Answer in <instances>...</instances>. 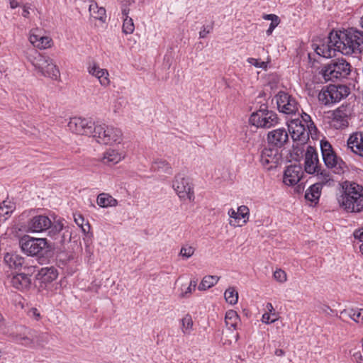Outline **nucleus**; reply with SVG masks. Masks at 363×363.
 Masks as SVG:
<instances>
[{
  "label": "nucleus",
  "mask_w": 363,
  "mask_h": 363,
  "mask_svg": "<svg viewBox=\"0 0 363 363\" xmlns=\"http://www.w3.org/2000/svg\"><path fill=\"white\" fill-rule=\"evenodd\" d=\"M342 192L337 201L340 206L350 213L363 211V186L346 181L342 184Z\"/></svg>",
  "instance_id": "nucleus-1"
},
{
  "label": "nucleus",
  "mask_w": 363,
  "mask_h": 363,
  "mask_svg": "<svg viewBox=\"0 0 363 363\" xmlns=\"http://www.w3.org/2000/svg\"><path fill=\"white\" fill-rule=\"evenodd\" d=\"M332 38H337L338 51L345 55H359L363 51V31L350 28L337 34L332 35Z\"/></svg>",
  "instance_id": "nucleus-2"
},
{
  "label": "nucleus",
  "mask_w": 363,
  "mask_h": 363,
  "mask_svg": "<svg viewBox=\"0 0 363 363\" xmlns=\"http://www.w3.org/2000/svg\"><path fill=\"white\" fill-rule=\"evenodd\" d=\"M26 58L42 76L58 80L60 72L52 59L32 48L26 52Z\"/></svg>",
  "instance_id": "nucleus-3"
},
{
  "label": "nucleus",
  "mask_w": 363,
  "mask_h": 363,
  "mask_svg": "<svg viewBox=\"0 0 363 363\" xmlns=\"http://www.w3.org/2000/svg\"><path fill=\"white\" fill-rule=\"evenodd\" d=\"M352 71L351 65L344 58L332 60L325 65L320 74L325 82L337 79H346Z\"/></svg>",
  "instance_id": "nucleus-4"
},
{
  "label": "nucleus",
  "mask_w": 363,
  "mask_h": 363,
  "mask_svg": "<svg viewBox=\"0 0 363 363\" xmlns=\"http://www.w3.org/2000/svg\"><path fill=\"white\" fill-rule=\"evenodd\" d=\"M92 137L104 145L119 144L123 140V133L118 128L105 123L95 124Z\"/></svg>",
  "instance_id": "nucleus-5"
},
{
  "label": "nucleus",
  "mask_w": 363,
  "mask_h": 363,
  "mask_svg": "<svg viewBox=\"0 0 363 363\" xmlns=\"http://www.w3.org/2000/svg\"><path fill=\"white\" fill-rule=\"evenodd\" d=\"M249 123L257 128H270L279 123V118L275 112L268 109L267 105L262 104L252 113Z\"/></svg>",
  "instance_id": "nucleus-6"
},
{
  "label": "nucleus",
  "mask_w": 363,
  "mask_h": 363,
  "mask_svg": "<svg viewBox=\"0 0 363 363\" xmlns=\"http://www.w3.org/2000/svg\"><path fill=\"white\" fill-rule=\"evenodd\" d=\"M19 243L22 251L32 257H43L51 248L46 238H35L28 235L21 238Z\"/></svg>",
  "instance_id": "nucleus-7"
},
{
  "label": "nucleus",
  "mask_w": 363,
  "mask_h": 363,
  "mask_svg": "<svg viewBox=\"0 0 363 363\" xmlns=\"http://www.w3.org/2000/svg\"><path fill=\"white\" fill-rule=\"evenodd\" d=\"M320 150L323 162L328 168L333 169L335 174L345 172L347 169L346 163L337 156L329 142L321 141Z\"/></svg>",
  "instance_id": "nucleus-8"
},
{
  "label": "nucleus",
  "mask_w": 363,
  "mask_h": 363,
  "mask_svg": "<svg viewBox=\"0 0 363 363\" xmlns=\"http://www.w3.org/2000/svg\"><path fill=\"white\" fill-rule=\"evenodd\" d=\"M172 187L180 199L194 201V191L189 178L184 177L181 174H177L173 181Z\"/></svg>",
  "instance_id": "nucleus-9"
},
{
  "label": "nucleus",
  "mask_w": 363,
  "mask_h": 363,
  "mask_svg": "<svg viewBox=\"0 0 363 363\" xmlns=\"http://www.w3.org/2000/svg\"><path fill=\"white\" fill-rule=\"evenodd\" d=\"M278 109L285 114H294L298 110V103L294 97L284 91L276 95Z\"/></svg>",
  "instance_id": "nucleus-10"
},
{
  "label": "nucleus",
  "mask_w": 363,
  "mask_h": 363,
  "mask_svg": "<svg viewBox=\"0 0 363 363\" xmlns=\"http://www.w3.org/2000/svg\"><path fill=\"white\" fill-rule=\"evenodd\" d=\"M352 115L350 105H342L333 113L331 125L335 129H343L348 126L349 120Z\"/></svg>",
  "instance_id": "nucleus-11"
},
{
  "label": "nucleus",
  "mask_w": 363,
  "mask_h": 363,
  "mask_svg": "<svg viewBox=\"0 0 363 363\" xmlns=\"http://www.w3.org/2000/svg\"><path fill=\"white\" fill-rule=\"evenodd\" d=\"M95 124L86 118H71L68 123L70 131L78 135H92Z\"/></svg>",
  "instance_id": "nucleus-12"
},
{
  "label": "nucleus",
  "mask_w": 363,
  "mask_h": 363,
  "mask_svg": "<svg viewBox=\"0 0 363 363\" xmlns=\"http://www.w3.org/2000/svg\"><path fill=\"white\" fill-rule=\"evenodd\" d=\"M288 129L292 139L294 141H300L301 143H306L309 134L312 133V130L305 126L298 118L291 120L288 124Z\"/></svg>",
  "instance_id": "nucleus-13"
},
{
  "label": "nucleus",
  "mask_w": 363,
  "mask_h": 363,
  "mask_svg": "<svg viewBox=\"0 0 363 363\" xmlns=\"http://www.w3.org/2000/svg\"><path fill=\"white\" fill-rule=\"evenodd\" d=\"M335 34H337V32H331L325 41L317 45L315 51L318 55L325 58H330L335 55V51L338 50L339 45V43H337L339 39L332 38V35Z\"/></svg>",
  "instance_id": "nucleus-14"
},
{
  "label": "nucleus",
  "mask_w": 363,
  "mask_h": 363,
  "mask_svg": "<svg viewBox=\"0 0 363 363\" xmlns=\"http://www.w3.org/2000/svg\"><path fill=\"white\" fill-rule=\"evenodd\" d=\"M280 157L279 148L264 147L261 153L260 162L267 169H271L277 167Z\"/></svg>",
  "instance_id": "nucleus-15"
},
{
  "label": "nucleus",
  "mask_w": 363,
  "mask_h": 363,
  "mask_svg": "<svg viewBox=\"0 0 363 363\" xmlns=\"http://www.w3.org/2000/svg\"><path fill=\"white\" fill-rule=\"evenodd\" d=\"M304 169L310 174H315L320 170L318 152L312 146L307 147L305 154Z\"/></svg>",
  "instance_id": "nucleus-16"
},
{
  "label": "nucleus",
  "mask_w": 363,
  "mask_h": 363,
  "mask_svg": "<svg viewBox=\"0 0 363 363\" xmlns=\"http://www.w3.org/2000/svg\"><path fill=\"white\" fill-rule=\"evenodd\" d=\"M288 141V132L284 128L274 129L267 134L268 143L274 147L281 148Z\"/></svg>",
  "instance_id": "nucleus-17"
},
{
  "label": "nucleus",
  "mask_w": 363,
  "mask_h": 363,
  "mask_svg": "<svg viewBox=\"0 0 363 363\" xmlns=\"http://www.w3.org/2000/svg\"><path fill=\"white\" fill-rule=\"evenodd\" d=\"M51 220L44 215L33 216L28 221V230L32 233H42L50 227Z\"/></svg>",
  "instance_id": "nucleus-18"
},
{
  "label": "nucleus",
  "mask_w": 363,
  "mask_h": 363,
  "mask_svg": "<svg viewBox=\"0 0 363 363\" xmlns=\"http://www.w3.org/2000/svg\"><path fill=\"white\" fill-rule=\"evenodd\" d=\"M87 71L89 74L95 77L99 80L102 86L107 87L109 86L111 81L108 70L101 68L97 62L94 61L89 62Z\"/></svg>",
  "instance_id": "nucleus-19"
},
{
  "label": "nucleus",
  "mask_w": 363,
  "mask_h": 363,
  "mask_svg": "<svg viewBox=\"0 0 363 363\" xmlns=\"http://www.w3.org/2000/svg\"><path fill=\"white\" fill-rule=\"evenodd\" d=\"M303 174L302 167L300 165H290L284 171L283 182L286 185L294 186L301 180Z\"/></svg>",
  "instance_id": "nucleus-20"
},
{
  "label": "nucleus",
  "mask_w": 363,
  "mask_h": 363,
  "mask_svg": "<svg viewBox=\"0 0 363 363\" xmlns=\"http://www.w3.org/2000/svg\"><path fill=\"white\" fill-rule=\"evenodd\" d=\"M38 29L30 30L29 41L35 48L46 49L50 48L52 43V39L48 36L42 35Z\"/></svg>",
  "instance_id": "nucleus-21"
},
{
  "label": "nucleus",
  "mask_w": 363,
  "mask_h": 363,
  "mask_svg": "<svg viewBox=\"0 0 363 363\" xmlns=\"http://www.w3.org/2000/svg\"><path fill=\"white\" fill-rule=\"evenodd\" d=\"M10 284L20 291L28 289L31 285V279L27 277L25 272L18 273L9 279Z\"/></svg>",
  "instance_id": "nucleus-22"
},
{
  "label": "nucleus",
  "mask_w": 363,
  "mask_h": 363,
  "mask_svg": "<svg viewBox=\"0 0 363 363\" xmlns=\"http://www.w3.org/2000/svg\"><path fill=\"white\" fill-rule=\"evenodd\" d=\"M328 88L330 94V100L333 104L340 101L350 94V89L345 85L330 84Z\"/></svg>",
  "instance_id": "nucleus-23"
},
{
  "label": "nucleus",
  "mask_w": 363,
  "mask_h": 363,
  "mask_svg": "<svg viewBox=\"0 0 363 363\" xmlns=\"http://www.w3.org/2000/svg\"><path fill=\"white\" fill-rule=\"evenodd\" d=\"M347 147L354 153L363 157V133L351 135L347 140Z\"/></svg>",
  "instance_id": "nucleus-24"
},
{
  "label": "nucleus",
  "mask_w": 363,
  "mask_h": 363,
  "mask_svg": "<svg viewBox=\"0 0 363 363\" xmlns=\"http://www.w3.org/2000/svg\"><path fill=\"white\" fill-rule=\"evenodd\" d=\"M125 157V153L115 149H108L104 153L101 162L107 165L118 163Z\"/></svg>",
  "instance_id": "nucleus-25"
},
{
  "label": "nucleus",
  "mask_w": 363,
  "mask_h": 363,
  "mask_svg": "<svg viewBox=\"0 0 363 363\" xmlns=\"http://www.w3.org/2000/svg\"><path fill=\"white\" fill-rule=\"evenodd\" d=\"M339 318L342 320L350 318L356 323L363 325V309L347 308L340 311Z\"/></svg>",
  "instance_id": "nucleus-26"
},
{
  "label": "nucleus",
  "mask_w": 363,
  "mask_h": 363,
  "mask_svg": "<svg viewBox=\"0 0 363 363\" xmlns=\"http://www.w3.org/2000/svg\"><path fill=\"white\" fill-rule=\"evenodd\" d=\"M57 270L54 267H43L36 275V279L43 283H50L57 279Z\"/></svg>",
  "instance_id": "nucleus-27"
},
{
  "label": "nucleus",
  "mask_w": 363,
  "mask_h": 363,
  "mask_svg": "<svg viewBox=\"0 0 363 363\" xmlns=\"http://www.w3.org/2000/svg\"><path fill=\"white\" fill-rule=\"evenodd\" d=\"M4 261L11 269L16 270H21L26 262L25 259L21 256L9 253L5 255Z\"/></svg>",
  "instance_id": "nucleus-28"
},
{
  "label": "nucleus",
  "mask_w": 363,
  "mask_h": 363,
  "mask_svg": "<svg viewBox=\"0 0 363 363\" xmlns=\"http://www.w3.org/2000/svg\"><path fill=\"white\" fill-rule=\"evenodd\" d=\"M89 11L90 16L100 21L101 23H105L106 21V12L104 7H99L97 3L91 1L89 6Z\"/></svg>",
  "instance_id": "nucleus-29"
},
{
  "label": "nucleus",
  "mask_w": 363,
  "mask_h": 363,
  "mask_svg": "<svg viewBox=\"0 0 363 363\" xmlns=\"http://www.w3.org/2000/svg\"><path fill=\"white\" fill-rule=\"evenodd\" d=\"M321 190V184H313L306 190L305 199L311 202L317 203L320 196Z\"/></svg>",
  "instance_id": "nucleus-30"
},
{
  "label": "nucleus",
  "mask_w": 363,
  "mask_h": 363,
  "mask_svg": "<svg viewBox=\"0 0 363 363\" xmlns=\"http://www.w3.org/2000/svg\"><path fill=\"white\" fill-rule=\"evenodd\" d=\"M97 204L102 208L116 206L118 201L108 194L101 193L97 196Z\"/></svg>",
  "instance_id": "nucleus-31"
},
{
  "label": "nucleus",
  "mask_w": 363,
  "mask_h": 363,
  "mask_svg": "<svg viewBox=\"0 0 363 363\" xmlns=\"http://www.w3.org/2000/svg\"><path fill=\"white\" fill-rule=\"evenodd\" d=\"M15 209L13 203L4 201L0 206V220L5 221Z\"/></svg>",
  "instance_id": "nucleus-32"
},
{
  "label": "nucleus",
  "mask_w": 363,
  "mask_h": 363,
  "mask_svg": "<svg viewBox=\"0 0 363 363\" xmlns=\"http://www.w3.org/2000/svg\"><path fill=\"white\" fill-rule=\"evenodd\" d=\"M153 171L161 172L167 174H172V167L170 164L164 160L157 159L152 164Z\"/></svg>",
  "instance_id": "nucleus-33"
},
{
  "label": "nucleus",
  "mask_w": 363,
  "mask_h": 363,
  "mask_svg": "<svg viewBox=\"0 0 363 363\" xmlns=\"http://www.w3.org/2000/svg\"><path fill=\"white\" fill-rule=\"evenodd\" d=\"M194 322L191 315L186 314L181 320V330L184 335H189L193 331Z\"/></svg>",
  "instance_id": "nucleus-34"
},
{
  "label": "nucleus",
  "mask_w": 363,
  "mask_h": 363,
  "mask_svg": "<svg viewBox=\"0 0 363 363\" xmlns=\"http://www.w3.org/2000/svg\"><path fill=\"white\" fill-rule=\"evenodd\" d=\"M239 320L240 318L236 311L233 310H229L226 312L225 316V322L226 325L230 328H232L233 329H236Z\"/></svg>",
  "instance_id": "nucleus-35"
},
{
  "label": "nucleus",
  "mask_w": 363,
  "mask_h": 363,
  "mask_svg": "<svg viewBox=\"0 0 363 363\" xmlns=\"http://www.w3.org/2000/svg\"><path fill=\"white\" fill-rule=\"evenodd\" d=\"M318 177V182L316 183L321 184V189L323 185L331 186L334 183V180L332 178L331 174L328 171L320 170L315 172Z\"/></svg>",
  "instance_id": "nucleus-36"
},
{
  "label": "nucleus",
  "mask_w": 363,
  "mask_h": 363,
  "mask_svg": "<svg viewBox=\"0 0 363 363\" xmlns=\"http://www.w3.org/2000/svg\"><path fill=\"white\" fill-rule=\"evenodd\" d=\"M219 277L217 276L208 275L203 278L201 282L199 285V290L205 291L217 284Z\"/></svg>",
  "instance_id": "nucleus-37"
},
{
  "label": "nucleus",
  "mask_w": 363,
  "mask_h": 363,
  "mask_svg": "<svg viewBox=\"0 0 363 363\" xmlns=\"http://www.w3.org/2000/svg\"><path fill=\"white\" fill-rule=\"evenodd\" d=\"M62 230L63 225L61 222H55L54 223H51L50 227L47 229L48 235L52 239L57 240L59 238V235Z\"/></svg>",
  "instance_id": "nucleus-38"
},
{
  "label": "nucleus",
  "mask_w": 363,
  "mask_h": 363,
  "mask_svg": "<svg viewBox=\"0 0 363 363\" xmlns=\"http://www.w3.org/2000/svg\"><path fill=\"white\" fill-rule=\"evenodd\" d=\"M225 301L231 305L238 303V293L234 287H229L224 293Z\"/></svg>",
  "instance_id": "nucleus-39"
},
{
  "label": "nucleus",
  "mask_w": 363,
  "mask_h": 363,
  "mask_svg": "<svg viewBox=\"0 0 363 363\" xmlns=\"http://www.w3.org/2000/svg\"><path fill=\"white\" fill-rule=\"evenodd\" d=\"M123 15L124 16L123 23V32L125 34H130L135 30L133 21L131 18L128 16L125 11L123 12Z\"/></svg>",
  "instance_id": "nucleus-40"
},
{
  "label": "nucleus",
  "mask_w": 363,
  "mask_h": 363,
  "mask_svg": "<svg viewBox=\"0 0 363 363\" xmlns=\"http://www.w3.org/2000/svg\"><path fill=\"white\" fill-rule=\"evenodd\" d=\"M74 218L76 224L81 228L82 232L84 234H87L89 233L91 226L88 222L84 224V218L82 215L75 214L74 215Z\"/></svg>",
  "instance_id": "nucleus-41"
},
{
  "label": "nucleus",
  "mask_w": 363,
  "mask_h": 363,
  "mask_svg": "<svg viewBox=\"0 0 363 363\" xmlns=\"http://www.w3.org/2000/svg\"><path fill=\"white\" fill-rule=\"evenodd\" d=\"M237 213L238 214V217L242 226L248 220L250 210L246 206H240L238 208Z\"/></svg>",
  "instance_id": "nucleus-42"
},
{
  "label": "nucleus",
  "mask_w": 363,
  "mask_h": 363,
  "mask_svg": "<svg viewBox=\"0 0 363 363\" xmlns=\"http://www.w3.org/2000/svg\"><path fill=\"white\" fill-rule=\"evenodd\" d=\"M330 94L329 92L328 86L325 89H322L318 96L319 101L324 105H330L333 104L330 102Z\"/></svg>",
  "instance_id": "nucleus-43"
},
{
  "label": "nucleus",
  "mask_w": 363,
  "mask_h": 363,
  "mask_svg": "<svg viewBox=\"0 0 363 363\" xmlns=\"http://www.w3.org/2000/svg\"><path fill=\"white\" fill-rule=\"evenodd\" d=\"M195 252V248L191 245H183L181 248L179 255L184 258V259H189L190 258Z\"/></svg>",
  "instance_id": "nucleus-44"
},
{
  "label": "nucleus",
  "mask_w": 363,
  "mask_h": 363,
  "mask_svg": "<svg viewBox=\"0 0 363 363\" xmlns=\"http://www.w3.org/2000/svg\"><path fill=\"white\" fill-rule=\"evenodd\" d=\"M228 214L231 218L234 219V220L230 221V225L233 226H242V223L238 217V214L237 213V211L233 208H230L229 209Z\"/></svg>",
  "instance_id": "nucleus-45"
},
{
  "label": "nucleus",
  "mask_w": 363,
  "mask_h": 363,
  "mask_svg": "<svg viewBox=\"0 0 363 363\" xmlns=\"http://www.w3.org/2000/svg\"><path fill=\"white\" fill-rule=\"evenodd\" d=\"M302 123L305 125L308 129H311L312 130L315 129V126L314 125V123L312 121L311 116L306 113H301V120Z\"/></svg>",
  "instance_id": "nucleus-46"
},
{
  "label": "nucleus",
  "mask_w": 363,
  "mask_h": 363,
  "mask_svg": "<svg viewBox=\"0 0 363 363\" xmlns=\"http://www.w3.org/2000/svg\"><path fill=\"white\" fill-rule=\"evenodd\" d=\"M197 286V280L193 279L191 280L189 286L186 288V291L181 294L182 298H187L191 294L193 291H195L196 287Z\"/></svg>",
  "instance_id": "nucleus-47"
},
{
  "label": "nucleus",
  "mask_w": 363,
  "mask_h": 363,
  "mask_svg": "<svg viewBox=\"0 0 363 363\" xmlns=\"http://www.w3.org/2000/svg\"><path fill=\"white\" fill-rule=\"evenodd\" d=\"M247 62L249 64H250L257 68H262L264 69H266L267 67V63L265 62L261 61L259 59L249 57V58H247Z\"/></svg>",
  "instance_id": "nucleus-48"
},
{
  "label": "nucleus",
  "mask_w": 363,
  "mask_h": 363,
  "mask_svg": "<svg viewBox=\"0 0 363 363\" xmlns=\"http://www.w3.org/2000/svg\"><path fill=\"white\" fill-rule=\"evenodd\" d=\"M274 279L280 283H284L286 281V272L281 269H277L273 274Z\"/></svg>",
  "instance_id": "nucleus-49"
},
{
  "label": "nucleus",
  "mask_w": 363,
  "mask_h": 363,
  "mask_svg": "<svg viewBox=\"0 0 363 363\" xmlns=\"http://www.w3.org/2000/svg\"><path fill=\"white\" fill-rule=\"evenodd\" d=\"M22 269L24 270L23 272L26 273V276L30 278L32 276V274L35 272V267L32 266V265H28V264L26 263V262H25V264Z\"/></svg>",
  "instance_id": "nucleus-50"
},
{
  "label": "nucleus",
  "mask_w": 363,
  "mask_h": 363,
  "mask_svg": "<svg viewBox=\"0 0 363 363\" xmlns=\"http://www.w3.org/2000/svg\"><path fill=\"white\" fill-rule=\"evenodd\" d=\"M362 352H354L352 356L357 363H363V338L362 339Z\"/></svg>",
  "instance_id": "nucleus-51"
},
{
  "label": "nucleus",
  "mask_w": 363,
  "mask_h": 363,
  "mask_svg": "<svg viewBox=\"0 0 363 363\" xmlns=\"http://www.w3.org/2000/svg\"><path fill=\"white\" fill-rule=\"evenodd\" d=\"M213 28L211 26H203L202 27L201 30L199 32V38H204L208 34L211 30Z\"/></svg>",
  "instance_id": "nucleus-52"
},
{
  "label": "nucleus",
  "mask_w": 363,
  "mask_h": 363,
  "mask_svg": "<svg viewBox=\"0 0 363 363\" xmlns=\"http://www.w3.org/2000/svg\"><path fill=\"white\" fill-rule=\"evenodd\" d=\"M16 340L26 345H30L33 342V340L29 337L22 336L21 335L17 337Z\"/></svg>",
  "instance_id": "nucleus-53"
},
{
  "label": "nucleus",
  "mask_w": 363,
  "mask_h": 363,
  "mask_svg": "<svg viewBox=\"0 0 363 363\" xmlns=\"http://www.w3.org/2000/svg\"><path fill=\"white\" fill-rule=\"evenodd\" d=\"M353 235L356 240L362 242L363 244V227L355 230Z\"/></svg>",
  "instance_id": "nucleus-54"
},
{
  "label": "nucleus",
  "mask_w": 363,
  "mask_h": 363,
  "mask_svg": "<svg viewBox=\"0 0 363 363\" xmlns=\"http://www.w3.org/2000/svg\"><path fill=\"white\" fill-rule=\"evenodd\" d=\"M279 20L271 22L269 28L266 31L267 35H272L273 30L279 25Z\"/></svg>",
  "instance_id": "nucleus-55"
},
{
  "label": "nucleus",
  "mask_w": 363,
  "mask_h": 363,
  "mask_svg": "<svg viewBox=\"0 0 363 363\" xmlns=\"http://www.w3.org/2000/svg\"><path fill=\"white\" fill-rule=\"evenodd\" d=\"M262 321L264 323L269 324V323L275 322L276 318L270 320V315L268 313H265L262 315Z\"/></svg>",
  "instance_id": "nucleus-56"
},
{
  "label": "nucleus",
  "mask_w": 363,
  "mask_h": 363,
  "mask_svg": "<svg viewBox=\"0 0 363 363\" xmlns=\"http://www.w3.org/2000/svg\"><path fill=\"white\" fill-rule=\"evenodd\" d=\"M263 18L271 21L272 22L279 20V17L275 14H265L263 16Z\"/></svg>",
  "instance_id": "nucleus-57"
},
{
  "label": "nucleus",
  "mask_w": 363,
  "mask_h": 363,
  "mask_svg": "<svg viewBox=\"0 0 363 363\" xmlns=\"http://www.w3.org/2000/svg\"><path fill=\"white\" fill-rule=\"evenodd\" d=\"M28 314L29 315H30L31 317H33L34 318H35L36 320H38L40 319V313L38 312L37 309L36 308H32L28 312Z\"/></svg>",
  "instance_id": "nucleus-58"
},
{
  "label": "nucleus",
  "mask_w": 363,
  "mask_h": 363,
  "mask_svg": "<svg viewBox=\"0 0 363 363\" xmlns=\"http://www.w3.org/2000/svg\"><path fill=\"white\" fill-rule=\"evenodd\" d=\"M29 14H30L29 7H28L26 5L23 6V11H22V16L25 18H28Z\"/></svg>",
  "instance_id": "nucleus-59"
},
{
  "label": "nucleus",
  "mask_w": 363,
  "mask_h": 363,
  "mask_svg": "<svg viewBox=\"0 0 363 363\" xmlns=\"http://www.w3.org/2000/svg\"><path fill=\"white\" fill-rule=\"evenodd\" d=\"M9 4L11 9H16L19 6V4L16 0H9Z\"/></svg>",
  "instance_id": "nucleus-60"
},
{
  "label": "nucleus",
  "mask_w": 363,
  "mask_h": 363,
  "mask_svg": "<svg viewBox=\"0 0 363 363\" xmlns=\"http://www.w3.org/2000/svg\"><path fill=\"white\" fill-rule=\"evenodd\" d=\"M284 353H285L284 351L281 349H277L275 350V354L277 356H283V355H284Z\"/></svg>",
  "instance_id": "nucleus-61"
},
{
  "label": "nucleus",
  "mask_w": 363,
  "mask_h": 363,
  "mask_svg": "<svg viewBox=\"0 0 363 363\" xmlns=\"http://www.w3.org/2000/svg\"><path fill=\"white\" fill-rule=\"evenodd\" d=\"M266 308L270 313H272L274 311V307L271 303H268L266 306Z\"/></svg>",
  "instance_id": "nucleus-62"
},
{
  "label": "nucleus",
  "mask_w": 363,
  "mask_h": 363,
  "mask_svg": "<svg viewBox=\"0 0 363 363\" xmlns=\"http://www.w3.org/2000/svg\"><path fill=\"white\" fill-rule=\"evenodd\" d=\"M65 237H66V235H65V233H64L62 236L60 238L59 242L63 243L65 242Z\"/></svg>",
  "instance_id": "nucleus-63"
},
{
  "label": "nucleus",
  "mask_w": 363,
  "mask_h": 363,
  "mask_svg": "<svg viewBox=\"0 0 363 363\" xmlns=\"http://www.w3.org/2000/svg\"><path fill=\"white\" fill-rule=\"evenodd\" d=\"M360 23H361L362 28H363V16L361 18Z\"/></svg>",
  "instance_id": "nucleus-64"
}]
</instances>
